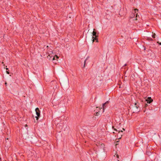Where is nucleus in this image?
Instances as JSON below:
<instances>
[{
  "label": "nucleus",
  "instance_id": "nucleus-26",
  "mask_svg": "<svg viewBox=\"0 0 161 161\" xmlns=\"http://www.w3.org/2000/svg\"><path fill=\"white\" fill-rule=\"evenodd\" d=\"M5 85H6V86L7 85V83H6V82H5Z\"/></svg>",
  "mask_w": 161,
  "mask_h": 161
},
{
  "label": "nucleus",
  "instance_id": "nucleus-17",
  "mask_svg": "<svg viewBox=\"0 0 161 161\" xmlns=\"http://www.w3.org/2000/svg\"><path fill=\"white\" fill-rule=\"evenodd\" d=\"M112 128H113V129H114V130H116V131H117V130L116 129L114 128V126H112Z\"/></svg>",
  "mask_w": 161,
  "mask_h": 161
},
{
  "label": "nucleus",
  "instance_id": "nucleus-29",
  "mask_svg": "<svg viewBox=\"0 0 161 161\" xmlns=\"http://www.w3.org/2000/svg\"><path fill=\"white\" fill-rule=\"evenodd\" d=\"M145 110H144V112H145Z\"/></svg>",
  "mask_w": 161,
  "mask_h": 161
},
{
  "label": "nucleus",
  "instance_id": "nucleus-13",
  "mask_svg": "<svg viewBox=\"0 0 161 161\" xmlns=\"http://www.w3.org/2000/svg\"><path fill=\"white\" fill-rule=\"evenodd\" d=\"M144 108H145L146 109V108L148 106V105L146 103L144 104Z\"/></svg>",
  "mask_w": 161,
  "mask_h": 161
},
{
  "label": "nucleus",
  "instance_id": "nucleus-23",
  "mask_svg": "<svg viewBox=\"0 0 161 161\" xmlns=\"http://www.w3.org/2000/svg\"><path fill=\"white\" fill-rule=\"evenodd\" d=\"M7 73L8 74H9V72L7 71Z\"/></svg>",
  "mask_w": 161,
  "mask_h": 161
},
{
  "label": "nucleus",
  "instance_id": "nucleus-8",
  "mask_svg": "<svg viewBox=\"0 0 161 161\" xmlns=\"http://www.w3.org/2000/svg\"><path fill=\"white\" fill-rule=\"evenodd\" d=\"M116 123H115V126L118 128H119L120 127L121 123H120V121H115Z\"/></svg>",
  "mask_w": 161,
  "mask_h": 161
},
{
  "label": "nucleus",
  "instance_id": "nucleus-2",
  "mask_svg": "<svg viewBox=\"0 0 161 161\" xmlns=\"http://www.w3.org/2000/svg\"><path fill=\"white\" fill-rule=\"evenodd\" d=\"M35 111L36 112V114L37 115V116H36L35 118H36V120H38L40 116V111L39 108H36Z\"/></svg>",
  "mask_w": 161,
  "mask_h": 161
},
{
  "label": "nucleus",
  "instance_id": "nucleus-3",
  "mask_svg": "<svg viewBox=\"0 0 161 161\" xmlns=\"http://www.w3.org/2000/svg\"><path fill=\"white\" fill-rule=\"evenodd\" d=\"M55 122V124L56 125L57 127H59L60 129H62L63 127V124L62 123H60L61 121L59 122V123L58 121H54ZM63 121H61L62 122Z\"/></svg>",
  "mask_w": 161,
  "mask_h": 161
},
{
  "label": "nucleus",
  "instance_id": "nucleus-27",
  "mask_svg": "<svg viewBox=\"0 0 161 161\" xmlns=\"http://www.w3.org/2000/svg\"><path fill=\"white\" fill-rule=\"evenodd\" d=\"M123 130H125V129L124 128H123Z\"/></svg>",
  "mask_w": 161,
  "mask_h": 161
},
{
  "label": "nucleus",
  "instance_id": "nucleus-21",
  "mask_svg": "<svg viewBox=\"0 0 161 161\" xmlns=\"http://www.w3.org/2000/svg\"><path fill=\"white\" fill-rule=\"evenodd\" d=\"M125 69L126 70H128V68H125Z\"/></svg>",
  "mask_w": 161,
  "mask_h": 161
},
{
  "label": "nucleus",
  "instance_id": "nucleus-10",
  "mask_svg": "<svg viewBox=\"0 0 161 161\" xmlns=\"http://www.w3.org/2000/svg\"><path fill=\"white\" fill-rule=\"evenodd\" d=\"M63 118L64 119L63 120L64 121V120H65V121H67V120H69V118L66 116H62L61 119L63 120L62 119Z\"/></svg>",
  "mask_w": 161,
  "mask_h": 161
},
{
  "label": "nucleus",
  "instance_id": "nucleus-9",
  "mask_svg": "<svg viewBox=\"0 0 161 161\" xmlns=\"http://www.w3.org/2000/svg\"><path fill=\"white\" fill-rule=\"evenodd\" d=\"M97 36H92V41L93 42L96 41V42H98V39Z\"/></svg>",
  "mask_w": 161,
  "mask_h": 161
},
{
  "label": "nucleus",
  "instance_id": "nucleus-22",
  "mask_svg": "<svg viewBox=\"0 0 161 161\" xmlns=\"http://www.w3.org/2000/svg\"><path fill=\"white\" fill-rule=\"evenodd\" d=\"M126 65H127V64H125L124 65V66L123 67H124V66H126Z\"/></svg>",
  "mask_w": 161,
  "mask_h": 161
},
{
  "label": "nucleus",
  "instance_id": "nucleus-7",
  "mask_svg": "<svg viewBox=\"0 0 161 161\" xmlns=\"http://www.w3.org/2000/svg\"><path fill=\"white\" fill-rule=\"evenodd\" d=\"M95 29H93V31L92 32V36H98L99 33L98 32L95 31Z\"/></svg>",
  "mask_w": 161,
  "mask_h": 161
},
{
  "label": "nucleus",
  "instance_id": "nucleus-28",
  "mask_svg": "<svg viewBox=\"0 0 161 161\" xmlns=\"http://www.w3.org/2000/svg\"><path fill=\"white\" fill-rule=\"evenodd\" d=\"M2 64H3V62H2Z\"/></svg>",
  "mask_w": 161,
  "mask_h": 161
},
{
  "label": "nucleus",
  "instance_id": "nucleus-25",
  "mask_svg": "<svg viewBox=\"0 0 161 161\" xmlns=\"http://www.w3.org/2000/svg\"><path fill=\"white\" fill-rule=\"evenodd\" d=\"M6 69L7 70H8V68H7V66H6Z\"/></svg>",
  "mask_w": 161,
  "mask_h": 161
},
{
  "label": "nucleus",
  "instance_id": "nucleus-16",
  "mask_svg": "<svg viewBox=\"0 0 161 161\" xmlns=\"http://www.w3.org/2000/svg\"><path fill=\"white\" fill-rule=\"evenodd\" d=\"M86 59L85 60L84 62V67H85V64H86Z\"/></svg>",
  "mask_w": 161,
  "mask_h": 161
},
{
  "label": "nucleus",
  "instance_id": "nucleus-1",
  "mask_svg": "<svg viewBox=\"0 0 161 161\" xmlns=\"http://www.w3.org/2000/svg\"><path fill=\"white\" fill-rule=\"evenodd\" d=\"M138 10L137 9H135L134 10H133L132 14L130 15V18H134L135 16V15L136 16L135 18L137 17V16L138 15L137 13H136V11L138 12Z\"/></svg>",
  "mask_w": 161,
  "mask_h": 161
},
{
  "label": "nucleus",
  "instance_id": "nucleus-20",
  "mask_svg": "<svg viewBox=\"0 0 161 161\" xmlns=\"http://www.w3.org/2000/svg\"><path fill=\"white\" fill-rule=\"evenodd\" d=\"M120 132H123V131L122 130H121L120 131H119V133Z\"/></svg>",
  "mask_w": 161,
  "mask_h": 161
},
{
  "label": "nucleus",
  "instance_id": "nucleus-18",
  "mask_svg": "<svg viewBox=\"0 0 161 161\" xmlns=\"http://www.w3.org/2000/svg\"><path fill=\"white\" fill-rule=\"evenodd\" d=\"M157 43L159 44V45H161V42H158Z\"/></svg>",
  "mask_w": 161,
  "mask_h": 161
},
{
  "label": "nucleus",
  "instance_id": "nucleus-15",
  "mask_svg": "<svg viewBox=\"0 0 161 161\" xmlns=\"http://www.w3.org/2000/svg\"><path fill=\"white\" fill-rule=\"evenodd\" d=\"M156 35H155V33H154L152 35V37L153 38H155V36Z\"/></svg>",
  "mask_w": 161,
  "mask_h": 161
},
{
  "label": "nucleus",
  "instance_id": "nucleus-4",
  "mask_svg": "<svg viewBox=\"0 0 161 161\" xmlns=\"http://www.w3.org/2000/svg\"><path fill=\"white\" fill-rule=\"evenodd\" d=\"M139 108V104L137 102L135 103L134 106L133 107V108L134 109L135 108L136 109V110H135V112H139L140 111V110L138 109Z\"/></svg>",
  "mask_w": 161,
  "mask_h": 161
},
{
  "label": "nucleus",
  "instance_id": "nucleus-11",
  "mask_svg": "<svg viewBox=\"0 0 161 161\" xmlns=\"http://www.w3.org/2000/svg\"><path fill=\"white\" fill-rule=\"evenodd\" d=\"M98 108L99 109V110L98 111V112H97V114H98L99 115H100V113H102V107L99 108L98 107H97V108Z\"/></svg>",
  "mask_w": 161,
  "mask_h": 161
},
{
  "label": "nucleus",
  "instance_id": "nucleus-19",
  "mask_svg": "<svg viewBox=\"0 0 161 161\" xmlns=\"http://www.w3.org/2000/svg\"><path fill=\"white\" fill-rule=\"evenodd\" d=\"M96 114L95 115V116H98V115H99L98 114H97V112L96 113Z\"/></svg>",
  "mask_w": 161,
  "mask_h": 161
},
{
  "label": "nucleus",
  "instance_id": "nucleus-24",
  "mask_svg": "<svg viewBox=\"0 0 161 161\" xmlns=\"http://www.w3.org/2000/svg\"><path fill=\"white\" fill-rule=\"evenodd\" d=\"M27 126H27V125H26V124L25 125V127H27Z\"/></svg>",
  "mask_w": 161,
  "mask_h": 161
},
{
  "label": "nucleus",
  "instance_id": "nucleus-14",
  "mask_svg": "<svg viewBox=\"0 0 161 161\" xmlns=\"http://www.w3.org/2000/svg\"><path fill=\"white\" fill-rule=\"evenodd\" d=\"M147 39L149 41H153V39L151 38H148Z\"/></svg>",
  "mask_w": 161,
  "mask_h": 161
},
{
  "label": "nucleus",
  "instance_id": "nucleus-5",
  "mask_svg": "<svg viewBox=\"0 0 161 161\" xmlns=\"http://www.w3.org/2000/svg\"><path fill=\"white\" fill-rule=\"evenodd\" d=\"M109 101H107L104 103L102 105V112H104V110L107 106V104L109 103Z\"/></svg>",
  "mask_w": 161,
  "mask_h": 161
},
{
  "label": "nucleus",
  "instance_id": "nucleus-6",
  "mask_svg": "<svg viewBox=\"0 0 161 161\" xmlns=\"http://www.w3.org/2000/svg\"><path fill=\"white\" fill-rule=\"evenodd\" d=\"M145 101L147 102V103L150 104L153 101V99L151 98V97H148L147 99H145Z\"/></svg>",
  "mask_w": 161,
  "mask_h": 161
},
{
  "label": "nucleus",
  "instance_id": "nucleus-12",
  "mask_svg": "<svg viewBox=\"0 0 161 161\" xmlns=\"http://www.w3.org/2000/svg\"><path fill=\"white\" fill-rule=\"evenodd\" d=\"M58 58V57L56 55H55L53 58V60H56Z\"/></svg>",
  "mask_w": 161,
  "mask_h": 161
}]
</instances>
